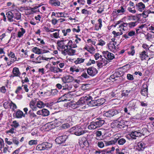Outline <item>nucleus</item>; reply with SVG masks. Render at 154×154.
I'll return each instance as SVG.
<instances>
[{
    "mask_svg": "<svg viewBox=\"0 0 154 154\" xmlns=\"http://www.w3.org/2000/svg\"><path fill=\"white\" fill-rule=\"evenodd\" d=\"M132 131L129 133L128 135L133 139H136L137 137L140 136L142 134V131L139 128H133Z\"/></svg>",
    "mask_w": 154,
    "mask_h": 154,
    "instance_id": "nucleus-1",
    "label": "nucleus"
},
{
    "mask_svg": "<svg viewBox=\"0 0 154 154\" xmlns=\"http://www.w3.org/2000/svg\"><path fill=\"white\" fill-rule=\"evenodd\" d=\"M104 122V120H98L97 119L96 122H91L88 125V128L89 129H94L101 126Z\"/></svg>",
    "mask_w": 154,
    "mask_h": 154,
    "instance_id": "nucleus-2",
    "label": "nucleus"
},
{
    "mask_svg": "<svg viewBox=\"0 0 154 154\" xmlns=\"http://www.w3.org/2000/svg\"><path fill=\"white\" fill-rule=\"evenodd\" d=\"M70 131L73 132V133L77 136L82 135L85 133V131L80 126L76 125L72 128Z\"/></svg>",
    "mask_w": 154,
    "mask_h": 154,
    "instance_id": "nucleus-3",
    "label": "nucleus"
},
{
    "mask_svg": "<svg viewBox=\"0 0 154 154\" xmlns=\"http://www.w3.org/2000/svg\"><path fill=\"white\" fill-rule=\"evenodd\" d=\"M91 99V97L88 95L85 97H81L80 100L76 102V104L77 105L82 106L86 104L88 105V101Z\"/></svg>",
    "mask_w": 154,
    "mask_h": 154,
    "instance_id": "nucleus-4",
    "label": "nucleus"
},
{
    "mask_svg": "<svg viewBox=\"0 0 154 154\" xmlns=\"http://www.w3.org/2000/svg\"><path fill=\"white\" fill-rule=\"evenodd\" d=\"M116 42L115 41L109 42L107 44L108 50L110 51L115 52L117 48V46H116ZM116 46H117V45Z\"/></svg>",
    "mask_w": 154,
    "mask_h": 154,
    "instance_id": "nucleus-5",
    "label": "nucleus"
},
{
    "mask_svg": "<svg viewBox=\"0 0 154 154\" xmlns=\"http://www.w3.org/2000/svg\"><path fill=\"white\" fill-rule=\"evenodd\" d=\"M120 111L117 110H111L105 112L104 114V116L111 117L120 113Z\"/></svg>",
    "mask_w": 154,
    "mask_h": 154,
    "instance_id": "nucleus-6",
    "label": "nucleus"
},
{
    "mask_svg": "<svg viewBox=\"0 0 154 154\" xmlns=\"http://www.w3.org/2000/svg\"><path fill=\"white\" fill-rule=\"evenodd\" d=\"M68 138V136L66 135L59 136L55 140L56 142L58 144H61L64 143Z\"/></svg>",
    "mask_w": 154,
    "mask_h": 154,
    "instance_id": "nucleus-7",
    "label": "nucleus"
},
{
    "mask_svg": "<svg viewBox=\"0 0 154 154\" xmlns=\"http://www.w3.org/2000/svg\"><path fill=\"white\" fill-rule=\"evenodd\" d=\"M62 81L63 83H68L72 82L74 80V78L70 75H66L61 78Z\"/></svg>",
    "mask_w": 154,
    "mask_h": 154,
    "instance_id": "nucleus-8",
    "label": "nucleus"
},
{
    "mask_svg": "<svg viewBox=\"0 0 154 154\" xmlns=\"http://www.w3.org/2000/svg\"><path fill=\"white\" fill-rule=\"evenodd\" d=\"M103 53L104 57L108 60H112L115 58L114 54L109 52L107 51H103Z\"/></svg>",
    "mask_w": 154,
    "mask_h": 154,
    "instance_id": "nucleus-9",
    "label": "nucleus"
},
{
    "mask_svg": "<svg viewBox=\"0 0 154 154\" xmlns=\"http://www.w3.org/2000/svg\"><path fill=\"white\" fill-rule=\"evenodd\" d=\"M87 72L88 75L93 76L97 73L98 71L95 68L91 67L87 69Z\"/></svg>",
    "mask_w": 154,
    "mask_h": 154,
    "instance_id": "nucleus-10",
    "label": "nucleus"
},
{
    "mask_svg": "<svg viewBox=\"0 0 154 154\" xmlns=\"http://www.w3.org/2000/svg\"><path fill=\"white\" fill-rule=\"evenodd\" d=\"M8 55L9 57H11L12 58H13V59H12L10 61L9 64L8 63H7V64L8 65H10L11 64L14 63V62L20 59L19 58H18V59H17V58L16 57L15 55V54L11 51H10L9 53H8Z\"/></svg>",
    "mask_w": 154,
    "mask_h": 154,
    "instance_id": "nucleus-11",
    "label": "nucleus"
},
{
    "mask_svg": "<svg viewBox=\"0 0 154 154\" xmlns=\"http://www.w3.org/2000/svg\"><path fill=\"white\" fill-rule=\"evenodd\" d=\"M54 127V125L51 122L47 123L45 124L42 127V129L45 131H48L49 130L53 128Z\"/></svg>",
    "mask_w": 154,
    "mask_h": 154,
    "instance_id": "nucleus-12",
    "label": "nucleus"
},
{
    "mask_svg": "<svg viewBox=\"0 0 154 154\" xmlns=\"http://www.w3.org/2000/svg\"><path fill=\"white\" fill-rule=\"evenodd\" d=\"M129 123V121L122 120L120 122H119V128L121 129L125 127L128 126Z\"/></svg>",
    "mask_w": 154,
    "mask_h": 154,
    "instance_id": "nucleus-13",
    "label": "nucleus"
},
{
    "mask_svg": "<svg viewBox=\"0 0 154 154\" xmlns=\"http://www.w3.org/2000/svg\"><path fill=\"white\" fill-rule=\"evenodd\" d=\"M13 10L14 18L17 20H21V16L20 13L16 9H14Z\"/></svg>",
    "mask_w": 154,
    "mask_h": 154,
    "instance_id": "nucleus-14",
    "label": "nucleus"
},
{
    "mask_svg": "<svg viewBox=\"0 0 154 154\" xmlns=\"http://www.w3.org/2000/svg\"><path fill=\"white\" fill-rule=\"evenodd\" d=\"M98 23L95 24L94 29L96 31H99L101 29L102 26V21L101 18L97 20Z\"/></svg>",
    "mask_w": 154,
    "mask_h": 154,
    "instance_id": "nucleus-15",
    "label": "nucleus"
},
{
    "mask_svg": "<svg viewBox=\"0 0 154 154\" xmlns=\"http://www.w3.org/2000/svg\"><path fill=\"white\" fill-rule=\"evenodd\" d=\"M141 94L144 96H146L148 94V86L146 84H143L141 91Z\"/></svg>",
    "mask_w": 154,
    "mask_h": 154,
    "instance_id": "nucleus-16",
    "label": "nucleus"
},
{
    "mask_svg": "<svg viewBox=\"0 0 154 154\" xmlns=\"http://www.w3.org/2000/svg\"><path fill=\"white\" fill-rule=\"evenodd\" d=\"M145 148V144L142 142H139L136 146V149L139 151H143Z\"/></svg>",
    "mask_w": 154,
    "mask_h": 154,
    "instance_id": "nucleus-17",
    "label": "nucleus"
},
{
    "mask_svg": "<svg viewBox=\"0 0 154 154\" xmlns=\"http://www.w3.org/2000/svg\"><path fill=\"white\" fill-rule=\"evenodd\" d=\"M49 3L53 7L60 6V2L58 0H49Z\"/></svg>",
    "mask_w": 154,
    "mask_h": 154,
    "instance_id": "nucleus-18",
    "label": "nucleus"
},
{
    "mask_svg": "<svg viewBox=\"0 0 154 154\" xmlns=\"http://www.w3.org/2000/svg\"><path fill=\"white\" fill-rule=\"evenodd\" d=\"M136 6L137 9L140 12L143 11L145 8L144 4L141 2L137 4Z\"/></svg>",
    "mask_w": 154,
    "mask_h": 154,
    "instance_id": "nucleus-19",
    "label": "nucleus"
},
{
    "mask_svg": "<svg viewBox=\"0 0 154 154\" xmlns=\"http://www.w3.org/2000/svg\"><path fill=\"white\" fill-rule=\"evenodd\" d=\"M68 83H63L62 84L63 87V88L62 91L64 90H67L69 91L71 90L72 88V85Z\"/></svg>",
    "mask_w": 154,
    "mask_h": 154,
    "instance_id": "nucleus-20",
    "label": "nucleus"
},
{
    "mask_svg": "<svg viewBox=\"0 0 154 154\" xmlns=\"http://www.w3.org/2000/svg\"><path fill=\"white\" fill-rule=\"evenodd\" d=\"M57 49L59 51L61 50L64 48V47H66V45H64L63 41H58L57 42Z\"/></svg>",
    "mask_w": 154,
    "mask_h": 154,
    "instance_id": "nucleus-21",
    "label": "nucleus"
},
{
    "mask_svg": "<svg viewBox=\"0 0 154 154\" xmlns=\"http://www.w3.org/2000/svg\"><path fill=\"white\" fill-rule=\"evenodd\" d=\"M67 41L68 42L66 45V48H75L77 47L76 44L73 43L72 41L71 40H67Z\"/></svg>",
    "mask_w": 154,
    "mask_h": 154,
    "instance_id": "nucleus-22",
    "label": "nucleus"
},
{
    "mask_svg": "<svg viewBox=\"0 0 154 154\" xmlns=\"http://www.w3.org/2000/svg\"><path fill=\"white\" fill-rule=\"evenodd\" d=\"M115 138L116 139H117V142H118V143L119 145H122L126 142V140L125 139L123 138H120L119 136L118 135H117Z\"/></svg>",
    "mask_w": 154,
    "mask_h": 154,
    "instance_id": "nucleus-23",
    "label": "nucleus"
},
{
    "mask_svg": "<svg viewBox=\"0 0 154 154\" xmlns=\"http://www.w3.org/2000/svg\"><path fill=\"white\" fill-rule=\"evenodd\" d=\"M16 117L18 119H21L22 117H25V114H24L23 112L20 110H18L15 113Z\"/></svg>",
    "mask_w": 154,
    "mask_h": 154,
    "instance_id": "nucleus-24",
    "label": "nucleus"
},
{
    "mask_svg": "<svg viewBox=\"0 0 154 154\" xmlns=\"http://www.w3.org/2000/svg\"><path fill=\"white\" fill-rule=\"evenodd\" d=\"M126 8L124 6H121L118 9L116 10V13L119 15L123 14L125 12Z\"/></svg>",
    "mask_w": 154,
    "mask_h": 154,
    "instance_id": "nucleus-25",
    "label": "nucleus"
},
{
    "mask_svg": "<svg viewBox=\"0 0 154 154\" xmlns=\"http://www.w3.org/2000/svg\"><path fill=\"white\" fill-rule=\"evenodd\" d=\"M101 59V61L97 64V66L100 68L106 66L108 63V61L105 59L102 58Z\"/></svg>",
    "mask_w": 154,
    "mask_h": 154,
    "instance_id": "nucleus-26",
    "label": "nucleus"
},
{
    "mask_svg": "<svg viewBox=\"0 0 154 154\" xmlns=\"http://www.w3.org/2000/svg\"><path fill=\"white\" fill-rule=\"evenodd\" d=\"M148 57V53L146 51H143L140 53L139 57L142 60L145 59L146 58Z\"/></svg>",
    "mask_w": 154,
    "mask_h": 154,
    "instance_id": "nucleus-27",
    "label": "nucleus"
},
{
    "mask_svg": "<svg viewBox=\"0 0 154 154\" xmlns=\"http://www.w3.org/2000/svg\"><path fill=\"white\" fill-rule=\"evenodd\" d=\"M6 15L8 19V20L10 22L13 21V18H14V15L13 13V10L11 11H8L6 13Z\"/></svg>",
    "mask_w": 154,
    "mask_h": 154,
    "instance_id": "nucleus-28",
    "label": "nucleus"
},
{
    "mask_svg": "<svg viewBox=\"0 0 154 154\" xmlns=\"http://www.w3.org/2000/svg\"><path fill=\"white\" fill-rule=\"evenodd\" d=\"M26 32V30L22 27L20 28V29L18 32L17 34V37L18 38H20L22 37Z\"/></svg>",
    "mask_w": 154,
    "mask_h": 154,
    "instance_id": "nucleus-29",
    "label": "nucleus"
},
{
    "mask_svg": "<svg viewBox=\"0 0 154 154\" xmlns=\"http://www.w3.org/2000/svg\"><path fill=\"white\" fill-rule=\"evenodd\" d=\"M12 73L14 75L13 76L19 77L20 75V73L19 71V69L16 67L13 68Z\"/></svg>",
    "mask_w": 154,
    "mask_h": 154,
    "instance_id": "nucleus-30",
    "label": "nucleus"
},
{
    "mask_svg": "<svg viewBox=\"0 0 154 154\" xmlns=\"http://www.w3.org/2000/svg\"><path fill=\"white\" fill-rule=\"evenodd\" d=\"M50 70L54 73H57L59 72H61L62 71V70L58 67H56L52 66L50 67Z\"/></svg>",
    "mask_w": 154,
    "mask_h": 154,
    "instance_id": "nucleus-31",
    "label": "nucleus"
},
{
    "mask_svg": "<svg viewBox=\"0 0 154 154\" xmlns=\"http://www.w3.org/2000/svg\"><path fill=\"white\" fill-rule=\"evenodd\" d=\"M80 69H79L76 67V66H73L71 67L69 69V71L71 72V74H74V73L75 72L77 73L79 72L80 70Z\"/></svg>",
    "mask_w": 154,
    "mask_h": 154,
    "instance_id": "nucleus-32",
    "label": "nucleus"
},
{
    "mask_svg": "<svg viewBox=\"0 0 154 154\" xmlns=\"http://www.w3.org/2000/svg\"><path fill=\"white\" fill-rule=\"evenodd\" d=\"M32 51L35 54H39L43 53L42 50L37 47H35L32 49Z\"/></svg>",
    "mask_w": 154,
    "mask_h": 154,
    "instance_id": "nucleus-33",
    "label": "nucleus"
},
{
    "mask_svg": "<svg viewBox=\"0 0 154 154\" xmlns=\"http://www.w3.org/2000/svg\"><path fill=\"white\" fill-rule=\"evenodd\" d=\"M117 139H116L115 138L113 140L107 141H104V142H105L106 146H108L115 144L116 143H117Z\"/></svg>",
    "mask_w": 154,
    "mask_h": 154,
    "instance_id": "nucleus-34",
    "label": "nucleus"
},
{
    "mask_svg": "<svg viewBox=\"0 0 154 154\" xmlns=\"http://www.w3.org/2000/svg\"><path fill=\"white\" fill-rule=\"evenodd\" d=\"M36 106L39 109H41L45 107V104L42 101L39 100L37 101Z\"/></svg>",
    "mask_w": 154,
    "mask_h": 154,
    "instance_id": "nucleus-35",
    "label": "nucleus"
},
{
    "mask_svg": "<svg viewBox=\"0 0 154 154\" xmlns=\"http://www.w3.org/2000/svg\"><path fill=\"white\" fill-rule=\"evenodd\" d=\"M138 23V22L137 21L131 22L128 23H127L128 27L130 29H132L134 28L137 25Z\"/></svg>",
    "mask_w": 154,
    "mask_h": 154,
    "instance_id": "nucleus-36",
    "label": "nucleus"
},
{
    "mask_svg": "<svg viewBox=\"0 0 154 154\" xmlns=\"http://www.w3.org/2000/svg\"><path fill=\"white\" fill-rule=\"evenodd\" d=\"M69 95L68 94H65L64 95L59 98L58 100L59 102L65 101L69 100V99L67 98V97Z\"/></svg>",
    "mask_w": 154,
    "mask_h": 154,
    "instance_id": "nucleus-37",
    "label": "nucleus"
},
{
    "mask_svg": "<svg viewBox=\"0 0 154 154\" xmlns=\"http://www.w3.org/2000/svg\"><path fill=\"white\" fill-rule=\"evenodd\" d=\"M134 47L133 45H131L130 49V50L128 51V54L130 55L133 56L135 53V50L134 49Z\"/></svg>",
    "mask_w": 154,
    "mask_h": 154,
    "instance_id": "nucleus-38",
    "label": "nucleus"
},
{
    "mask_svg": "<svg viewBox=\"0 0 154 154\" xmlns=\"http://www.w3.org/2000/svg\"><path fill=\"white\" fill-rule=\"evenodd\" d=\"M67 15L68 14H67L65 13L58 12H57V15L56 16V17H66Z\"/></svg>",
    "mask_w": 154,
    "mask_h": 154,
    "instance_id": "nucleus-39",
    "label": "nucleus"
},
{
    "mask_svg": "<svg viewBox=\"0 0 154 154\" xmlns=\"http://www.w3.org/2000/svg\"><path fill=\"white\" fill-rule=\"evenodd\" d=\"M90 45L91 46H86L85 48L87 51L91 53L92 52L94 51L95 49L91 45Z\"/></svg>",
    "mask_w": 154,
    "mask_h": 154,
    "instance_id": "nucleus-40",
    "label": "nucleus"
},
{
    "mask_svg": "<svg viewBox=\"0 0 154 154\" xmlns=\"http://www.w3.org/2000/svg\"><path fill=\"white\" fill-rule=\"evenodd\" d=\"M84 59L82 58H78L76 60L74 61V63L76 64H80L83 63L85 61Z\"/></svg>",
    "mask_w": 154,
    "mask_h": 154,
    "instance_id": "nucleus-41",
    "label": "nucleus"
},
{
    "mask_svg": "<svg viewBox=\"0 0 154 154\" xmlns=\"http://www.w3.org/2000/svg\"><path fill=\"white\" fill-rule=\"evenodd\" d=\"M88 105L90 106H97L96 100H91L90 101L88 100Z\"/></svg>",
    "mask_w": 154,
    "mask_h": 154,
    "instance_id": "nucleus-42",
    "label": "nucleus"
},
{
    "mask_svg": "<svg viewBox=\"0 0 154 154\" xmlns=\"http://www.w3.org/2000/svg\"><path fill=\"white\" fill-rule=\"evenodd\" d=\"M97 106H100L102 104L104 103V99L103 98L95 100Z\"/></svg>",
    "mask_w": 154,
    "mask_h": 154,
    "instance_id": "nucleus-43",
    "label": "nucleus"
},
{
    "mask_svg": "<svg viewBox=\"0 0 154 154\" xmlns=\"http://www.w3.org/2000/svg\"><path fill=\"white\" fill-rule=\"evenodd\" d=\"M62 32L63 34V35L64 36H66L67 35H69V33L71 32V30L70 29H68L66 30L63 29Z\"/></svg>",
    "mask_w": 154,
    "mask_h": 154,
    "instance_id": "nucleus-44",
    "label": "nucleus"
},
{
    "mask_svg": "<svg viewBox=\"0 0 154 154\" xmlns=\"http://www.w3.org/2000/svg\"><path fill=\"white\" fill-rule=\"evenodd\" d=\"M44 147L45 149H48L49 148L52 147V145L51 144L48 142L43 143Z\"/></svg>",
    "mask_w": 154,
    "mask_h": 154,
    "instance_id": "nucleus-45",
    "label": "nucleus"
},
{
    "mask_svg": "<svg viewBox=\"0 0 154 154\" xmlns=\"http://www.w3.org/2000/svg\"><path fill=\"white\" fill-rule=\"evenodd\" d=\"M43 143L39 144L36 147V149L38 150H45Z\"/></svg>",
    "mask_w": 154,
    "mask_h": 154,
    "instance_id": "nucleus-46",
    "label": "nucleus"
},
{
    "mask_svg": "<svg viewBox=\"0 0 154 154\" xmlns=\"http://www.w3.org/2000/svg\"><path fill=\"white\" fill-rule=\"evenodd\" d=\"M64 47L63 49H62L61 50H60V51H61V53L64 55L66 56L67 54L68 55V51L69 50L68 48H66Z\"/></svg>",
    "mask_w": 154,
    "mask_h": 154,
    "instance_id": "nucleus-47",
    "label": "nucleus"
},
{
    "mask_svg": "<svg viewBox=\"0 0 154 154\" xmlns=\"http://www.w3.org/2000/svg\"><path fill=\"white\" fill-rule=\"evenodd\" d=\"M75 50L72 49V48H69L68 55L70 56L73 55L75 54Z\"/></svg>",
    "mask_w": 154,
    "mask_h": 154,
    "instance_id": "nucleus-48",
    "label": "nucleus"
},
{
    "mask_svg": "<svg viewBox=\"0 0 154 154\" xmlns=\"http://www.w3.org/2000/svg\"><path fill=\"white\" fill-rule=\"evenodd\" d=\"M127 19L128 21H134L137 19V17L134 16L130 15L127 16Z\"/></svg>",
    "mask_w": 154,
    "mask_h": 154,
    "instance_id": "nucleus-49",
    "label": "nucleus"
},
{
    "mask_svg": "<svg viewBox=\"0 0 154 154\" xmlns=\"http://www.w3.org/2000/svg\"><path fill=\"white\" fill-rule=\"evenodd\" d=\"M29 117L31 118H36L37 115L34 113L33 110H29L28 112Z\"/></svg>",
    "mask_w": 154,
    "mask_h": 154,
    "instance_id": "nucleus-50",
    "label": "nucleus"
},
{
    "mask_svg": "<svg viewBox=\"0 0 154 154\" xmlns=\"http://www.w3.org/2000/svg\"><path fill=\"white\" fill-rule=\"evenodd\" d=\"M127 10L129 12L132 14H135L136 12V11L135 9V6L132 7H128V8Z\"/></svg>",
    "mask_w": 154,
    "mask_h": 154,
    "instance_id": "nucleus-51",
    "label": "nucleus"
},
{
    "mask_svg": "<svg viewBox=\"0 0 154 154\" xmlns=\"http://www.w3.org/2000/svg\"><path fill=\"white\" fill-rule=\"evenodd\" d=\"M119 122L116 121L113 122L111 124V127L112 128H119Z\"/></svg>",
    "mask_w": 154,
    "mask_h": 154,
    "instance_id": "nucleus-52",
    "label": "nucleus"
},
{
    "mask_svg": "<svg viewBox=\"0 0 154 154\" xmlns=\"http://www.w3.org/2000/svg\"><path fill=\"white\" fill-rule=\"evenodd\" d=\"M102 132L100 131H97L95 133L96 139L97 140H99L101 139V137L102 135Z\"/></svg>",
    "mask_w": 154,
    "mask_h": 154,
    "instance_id": "nucleus-53",
    "label": "nucleus"
},
{
    "mask_svg": "<svg viewBox=\"0 0 154 154\" xmlns=\"http://www.w3.org/2000/svg\"><path fill=\"white\" fill-rule=\"evenodd\" d=\"M42 116H47L49 114V111L46 109H42Z\"/></svg>",
    "mask_w": 154,
    "mask_h": 154,
    "instance_id": "nucleus-54",
    "label": "nucleus"
},
{
    "mask_svg": "<svg viewBox=\"0 0 154 154\" xmlns=\"http://www.w3.org/2000/svg\"><path fill=\"white\" fill-rule=\"evenodd\" d=\"M94 57L96 60L102 58V56L98 53H96L94 55Z\"/></svg>",
    "mask_w": 154,
    "mask_h": 154,
    "instance_id": "nucleus-55",
    "label": "nucleus"
},
{
    "mask_svg": "<svg viewBox=\"0 0 154 154\" xmlns=\"http://www.w3.org/2000/svg\"><path fill=\"white\" fill-rule=\"evenodd\" d=\"M10 107L11 109H12L13 111L17 109V108L16 105L12 101H11L10 102Z\"/></svg>",
    "mask_w": 154,
    "mask_h": 154,
    "instance_id": "nucleus-56",
    "label": "nucleus"
},
{
    "mask_svg": "<svg viewBox=\"0 0 154 154\" xmlns=\"http://www.w3.org/2000/svg\"><path fill=\"white\" fill-rule=\"evenodd\" d=\"M146 39L149 41L150 40L154 38V34H151L149 33H148L146 35Z\"/></svg>",
    "mask_w": 154,
    "mask_h": 154,
    "instance_id": "nucleus-57",
    "label": "nucleus"
},
{
    "mask_svg": "<svg viewBox=\"0 0 154 154\" xmlns=\"http://www.w3.org/2000/svg\"><path fill=\"white\" fill-rule=\"evenodd\" d=\"M142 48L145 50L144 51L147 52L148 51H149V48L150 47H149V45L146 43H143L142 45Z\"/></svg>",
    "mask_w": 154,
    "mask_h": 154,
    "instance_id": "nucleus-58",
    "label": "nucleus"
},
{
    "mask_svg": "<svg viewBox=\"0 0 154 154\" xmlns=\"http://www.w3.org/2000/svg\"><path fill=\"white\" fill-rule=\"evenodd\" d=\"M11 126L14 127L15 128H17L20 126V125L18 122L16 121L15 120L12 122Z\"/></svg>",
    "mask_w": 154,
    "mask_h": 154,
    "instance_id": "nucleus-59",
    "label": "nucleus"
},
{
    "mask_svg": "<svg viewBox=\"0 0 154 154\" xmlns=\"http://www.w3.org/2000/svg\"><path fill=\"white\" fill-rule=\"evenodd\" d=\"M119 74V73L118 72H116L113 74L112 75H111L110 77V79H115V80H116V78H118L119 76H118V75Z\"/></svg>",
    "mask_w": 154,
    "mask_h": 154,
    "instance_id": "nucleus-60",
    "label": "nucleus"
},
{
    "mask_svg": "<svg viewBox=\"0 0 154 154\" xmlns=\"http://www.w3.org/2000/svg\"><path fill=\"white\" fill-rule=\"evenodd\" d=\"M37 140H31L29 142L28 144L30 146L36 145L37 144Z\"/></svg>",
    "mask_w": 154,
    "mask_h": 154,
    "instance_id": "nucleus-61",
    "label": "nucleus"
},
{
    "mask_svg": "<svg viewBox=\"0 0 154 154\" xmlns=\"http://www.w3.org/2000/svg\"><path fill=\"white\" fill-rule=\"evenodd\" d=\"M106 42L103 40L100 39L98 40L97 45L103 46L106 44Z\"/></svg>",
    "mask_w": 154,
    "mask_h": 154,
    "instance_id": "nucleus-62",
    "label": "nucleus"
},
{
    "mask_svg": "<svg viewBox=\"0 0 154 154\" xmlns=\"http://www.w3.org/2000/svg\"><path fill=\"white\" fill-rule=\"evenodd\" d=\"M128 35L129 36V37H130L134 36L136 34L135 32L133 30H131L128 32Z\"/></svg>",
    "mask_w": 154,
    "mask_h": 154,
    "instance_id": "nucleus-63",
    "label": "nucleus"
},
{
    "mask_svg": "<svg viewBox=\"0 0 154 154\" xmlns=\"http://www.w3.org/2000/svg\"><path fill=\"white\" fill-rule=\"evenodd\" d=\"M101 154H112L111 152V151L108 149H104L102 151V153Z\"/></svg>",
    "mask_w": 154,
    "mask_h": 154,
    "instance_id": "nucleus-64",
    "label": "nucleus"
}]
</instances>
